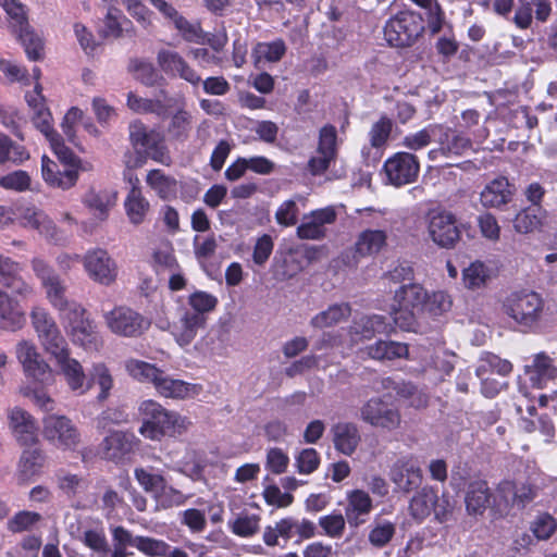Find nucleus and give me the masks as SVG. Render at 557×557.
<instances>
[{
	"instance_id": "nucleus-1",
	"label": "nucleus",
	"mask_w": 557,
	"mask_h": 557,
	"mask_svg": "<svg viewBox=\"0 0 557 557\" xmlns=\"http://www.w3.org/2000/svg\"><path fill=\"white\" fill-rule=\"evenodd\" d=\"M218 298L203 290H197L187 298L188 308H181L178 320L172 325V334L181 346L189 345L198 330L203 329L207 315L214 311Z\"/></svg>"
},
{
	"instance_id": "nucleus-2",
	"label": "nucleus",
	"mask_w": 557,
	"mask_h": 557,
	"mask_svg": "<svg viewBox=\"0 0 557 557\" xmlns=\"http://www.w3.org/2000/svg\"><path fill=\"white\" fill-rule=\"evenodd\" d=\"M138 412L143 421L139 433L149 440H160L165 434H181L190 425L187 418L165 409L153 399L141 401Z\"/></svg>"
},
{
	"instance_id": "nucleus-3",
	"label": "nucleus",
	"mask_w": 557,
	"mask_h": 557,
	"mask_svg": "<svg viewBox=\"0 0 557 557\" xmlns=\"http://www.w3.org/2000/svg\"><path fill=\"white\" fill-rule=\"evenodd\" d=\"M503 311L518 325L528 330H535L544 318L545 301L535 292H512L504 299Z\"/></svg>"
},
{
	"instance_id": "nucleus-4",
	"label": "nucleus",
	"mask_w": 557,
	"mask_h": 557,
	"mask_svg": "<svg viewBox=\"0 0 557 557\" xmlns=\"http://www.w3.org/2000/svg\"><path fill=\"white\" fill-rule=\"evenodd\" d=\"M61 319L74 345L86 351H97L102 346V338L94 321L81 305H72Z\"/></svg>"
},
{
	"instance_id": "nucleus-5",
	"label": "nucleus",
	"mask_w": 557,
	"mask_h": 557,
	"mask_svg": "<svg viewBox=\"0 0 557 557\" xmlns=\"http://www.w3.org/2000/svg\"><path fill=\"white\" fill-rule=\"evenodd\" d=\"M422 18L412 11H400L384 26V37L389 46L410 47L423 32Z\"/></svg>"
},
{
	"instance_id": "nucleus-6",
	"label": "nucleus",
	"mask_w": 557,
	"mask_h": 557,
	"mask_svg": "<svg viewBox=\"0 0 557 557\" xmlns=\"http://www.w3.org/2000/svg\"><path fill=\"white\" fill-rule=\"evenodd\" d=\"M30 265L34 274L40 281V284L46 292L47 299L57 310H59L60 317L70 310L72 305H78L77 302L69 301L66 299V286L48 262L41 258L35 257L32 259Z\"/></svg>"
},
{
	"instance_id": "nucleus-7",
	"label": "nucleus",
	"mask_w": 557,
	"mask_h": 557,
	"mask_svg": "<svg viewBox=\"0 0 557 557\" xmlns=\"http://www.w3.org/2000/svg\"><path fill=\"white\" fill-rule=\"evenodd\" d=\"M429 238L440 248L453 249L461 238V231L454 213L443 209H432L426 214Z\"/></svg>"
},
{
	"instance_id": "nucleus-8",
	"label": "nucleus",
	"mask_w": 557,
	"mask_h": 557,
	"mask_svg": "<svg viewBox=\"0 0 557 557\" xmlns=\"http://www.w3.org/2000/svg\"><path fill=\"white\" fill-rule=\"evenodd\" d=\"M30 320L42 348L53 358L69 348L57 322L46 309L33 308Z\"/></svg>"
},
{
	"instance_id": "nucleus-9",
	"label": "nucleus",
	"mask_w": 557,
	"mask_h": 557,
	"mask_svg": "<svg viewBox=\"0 0 557 557\" xmlns=\"http://www.w3.org/2000/svg\"><path fill=\"white\" fill-rule=\"evenodd\" d=\"M129 140L135 149H144L153 161L163 165L172 162L170 151L161 133L148 129L141 122H133L129 125Z\"/></svg>"
},
{
	"instance_id": "nucleus-10",
	"label": "nucleus",
	"mask_w": 557,
	"mask_h": 557,
	"mask_svg": "<svg viewBox=\"0 0 557 557\" xmlns=\"http://www.w3.org/2000/svg\"><path fill=\"white\" fill-rule=\"evenodd\" d=\"M103 319L113 334L123 337L140 336L149 327L147 319L126 306H116L104 312Z\"/></svg>"
},
{
	"instance_id": "nucleus-11",
	"label": "nucleus",
	"mask_w": 557,
	"mask_h": 557,
	"mask_svg": "<svg viewBox=\"0 0 557 557\" xmlns=\"http://www.w3.org/2000/svg\"><path fill=\"white\" fill-rule=\"evenodd\" d=\"M360 419L373 428L388 432L398 429L401 423L399 410L381 397L370 398L362 405Z\"/></svg>"
},
{
	"instance_id": "nucleus-12",
	"label": "nucleus",
	"mask_w": 557,
	"mask_h": 557,
	"mask_svg": "<svg viewBox=\"0 0 557 557\" xmlns=\"http://www.w3.org/2000/svg\"><path fill=\"white\" fill-rule=\"evenodd\" d=\"M419 171L418 158L410 152H396L386 159L383 165L386 182L395 187L413 183Z\"/></svg>"
},
{
	"instance_id": "nucleus-13",
	"label": "nucleus",
	"mask_w": 557,
	"mask_h": 557,
	"mask_svg": "<svg viewBox=\"0 0 557 557\" xmlns=\"http://www.w3.org/2000/svg\"><path fill=\"white\" fill-rule=\"evenodd\" d=\"M434 143L436 147L428 152V157L432 161L463 156L472 146L469 138L442 125H436Z\"/></svg>"
},
{
	"instance_id": "nucleus-14",
	"label": "nucleus",
	"mask_w": 557,
	"mask_h": 557,
	"mask_svg": "<svg viewBox=\"0 0 557 557\" xmlns=\"http://www.w3.org/2000/svg\"><path fill=\"white\" fill-rule=\"evenodd\" d=\"M42 423L45 438L58 448L74 449L79 443V432L67 417L48 414Z\"/></svg>"
},
{
	"instance_id": "nucleus-15",
	"label": "nucleus",
	"mask_w": 557,
	"mask_h": 557,
	"mask_svg": "<svg viewBox=\"0 0 557 557\" xmlns=\"http://www.w3.org/2000/svg\"><path fill=\"white\" fill-rule=\"evenodd\" d=\"M337 158V131L333 125H324L319 132L315 154L308 161V171L317 176L324 174Z\"/></svg>"
},
{
	"instance_id": "nucleus-16",
	"label": "nucleus",
	"mask_w": 557,
	"mask_h": 557,
	"mask_svg": "<svg viewBox=\"0 0 557 557\" xmlns=\"http://www.w3.org/2000/svg\"><path fill=\"white\" fill-rule=\"evenodd\" d=\"M82 261L88 277L94 282L104 286H110L115 282L117 265L107 250L90 249L84 255Z\"/></svg>"
},
{
	"instance_id": "nucleus-17",
	"label": "nucleus",
	"mask_w": 557,
	"mask_h": 557,
	"mask_svg": "<svg viewBox=\"0 0 557 557\" xmlns=\"http://www.w3.org/2000/svg\"><path fill=\"white\" fill-rule=\"evenodd\" d=\"M389 479L399 492L409 493L422 482V470L411 456L397 459L391 467Z\"/></svg>"
},
{
	"instance_id": "nucleus-18",
	"label": "nucleus",
	"mask_w": 557,
	"mask_h": 557,
	"mask_svg": "<svg viewBox=\"0 0 557 557\" xmlns=\"http://www.w3.org/2000/svg\"><path fill=\"white\" fill-rule=\"evenodd\" d=\"M15 354L28 376L38 382H46L51 377L50 367L41 358L34 343L25 339L18 342Z\"/></svg>"
},
{
	"instance_id": "nucleus-19",
	"label": "nucleus",
	"mask_w": 557,
	"mask_h": 557,
	"mask_svg": "<svg viewBox=\"0 0 557 557\" xmlns=\"http://www.w3.org/2000/svg\"><path fill=\"white\" fill-rule=\"evenodd\" d=\"M536 496V488L531 484H517L512 481H502L497 486L498 510H505L509 507L524 508Z\"/></svg>"
},
{
	"instance_id": "nucleus-20",
	"label": "nucleus",
	"mask_w": 557,
	"mask_h": 557,
	"mask_svg": "<svg viewBox=\"0 0 557 557\" xmlns=\"http://www.w3.org/2000/svg\"><path fill=\"white\" fill-rule=\"evenodd\" d=\"M157 62L161 70L173 77H180L191 86L197 87L201 83V76L176 51L162 49L157 54Z\"/></svg>"
},
{
	"instance_id": "nucleus-21",
	"label": "nucleus",
	"mask_w": 557,
	"mask_h": 557,
	"mask_svg": "<svg viewBox=\"0 0 557 557\" xmlns=\"http://www.w3.org/2000/svg\"><path fill=\"white\" fill-rule=\"evenodd\" d=\"M157 62L161 70L173 77H180L191 86L197 87L201 83V76L176 51L162 49L157 54Z\"/></svg>"
},
{
	"instance_id": "nucleus-22",
	"label": "nucleus",
	"mask_w": 557,
	"mask_h": 557,
	"mask_svg": "<svg viewBox=\"0 0 557 557\" xmlns=\"http://www.w3.org/2000/svg\"><path fill=\"white\" fill-rule=\"evenodd\" d=\"M157 62L161 70L173 77H180L191 86L197 87L201 83V76L176 51L162 49L157 54Z\"/></svg>"
},
{
	"instance_id": "nucleus-23",
	"label": "nucleus",
	"mask_w": 557,
	"mask_h": 557,
	"mask_svg": "<svg viewBox=\"0 0 557 557\" xmlns=\"http://www.w3.org/2000/svg\"><path fill=\"white\" fill-rule=\"evenodd\" d=\"M336 220V211L333 207L314 210L305 215L297 227V236L300 239L320 240L326 236V225Z\"/></svg>"
},
{
	"instance_id": "nucleus-24",
	"label": "nucleus",
	"mask_w": 557,
	"mask_h": 557,
	"mask_svg": "<svg viewBox=\"0 0 557 557\" xmlns=\"http://www.w3.org/2000/svg\"><path fill=\"white\" fill-rule=\"evenodd\" d=\"M54 359L72 392L77 395H84L91 388V383L88 382V376L82 363L70 356L69 348L55 356Z\"/></svg>"
},
{
	"instance_id": "nucleus-25",
	"label": "nucleus",
	"mask_w": 557,
	"mask_h": 557,
	"mask_svg": "<svg viewBox=\"0 0 557 557\" xmlns=\"http://www.w3.org/2000/svg\"><path fill=\"white\" fill-rule=\"evenodd\" d=\"M117 200V193L108 187H90L83 196L82 202L99 221L108 219Z\"/></svg>"
},
{
	"instance_id": "nucleus-26",
	"label": "nucleus",
	"mask_w": 557,
	"mask_h": 557,
	"mask_svg": "<svg viewBox=\"0 0 557 557\" xmlns=\"http://www.w3.org/2000/svg\"><path fill=\"white\" fill-rule=\"evenodd\" d=\"M154 389L160 396L165 398L186 399L198 396L202 392V386L174 379L162 370Z\"/></svg>"
},
{
	"instance_id": "nucleus-27",
	"label": "nucleus",
	"mask_w": 557,
	"mask_h": 557,
	"mask_svg": "<svg viewBox=\"0 0 557 557\" xmlns=\"http://www.w3.org/2000/svg\"><path fill=\"white\" fill-rule=\"evenodd\" d=\"M9 421L15 440L22 446H34L38 442L37 424L27 411L13 408L9 413Z\"/></svg>"
},
{
	"instance_id": "nucleus-28",
	"label": "nucleus",
	"mask_w": 557,
	"mask_h": 557,
	"mask_svg": "<svg viewBox=\"0 0 557 557\" xmlns=\"http://www.w3.org/2000/svg\"><path fill=\"white\" fill-rule=\"evenodd\" d=\"M16 216L24 227L33 228L49 239H57V226L52 220L35 206H21Z\"/></svg>"
},
{
	"instance_id": "nucleus-29",
	"label": "nucleus",
	"mask_w": 557,
	"mask_h": 557,
	"mask_svg": "<svg viewBox=\"0 0 557 557\" xmlns=\"http://www.w3.org/2000/svg\"><path fill=\"white\" fill-rule=\"evenodd\" d=\"M394 327L386 318L380 314L363 315L355 320L349 327V333L352 342L359 339H371L376 334H389Z\"/></svg>"
},
{
	"instance_id": "nucleus-30",
	"label": "nucleus",
	"mask_w": 557,
	"mask_h": 557,
	"mask_svg": "<svg viewBox=\"0 0 557 557\" xmlns=\"http://www.w3.org/2000/svg\"><path fill=\"white\" fill-rule=\"evenodd\" d=\"M41 176L49 186L66 190L76 184L78 171L74 168H64L61 170L58 163L47 156H42Z\"/></svg>"
},
{
	"instance_id": "nucleus-31",
	"label": "nucleus",
	"mask_w": 557,
	"mask_h": 557,
	"mask_svg": "<svg viewBox=\"0 0 557 557\" xmlns=\"http://www.w3.org/2000/svg\"><path fill=\"white\" fill-rule=\"evenodd\" d=\"M135 436L132 433L114 431L107 435L100 444L102 458L120 461L134 449Z\"/></svg>"
},
{
	"instance_id": "nucleus-32",
	"label": "nucleus",
	"mask_w": 557,
	"mask_h": 557,
	"mask_svg": "<svg viewBox=\"0 0 557 557\" xmlns=\"http://www.w3.org/2000/svg\"><path fill=\"white\" fill-rule=\"evenodd\" d=\"M373 509L370 495L362 490H354L347 493L345 517L350 527H359L367 521Z\"/></svg>"
},
{
	"instance_id": "nucleus-33",
	"label": "nucleus",
	"mask_w": 557,
	"mask_h": 557,
	"mask_svg": "<svg viewBox=\"0 0 557 557\" xmlns=\"http://www.w3.org/2000/svg\"><path fill=\"white\" fill-rule=\"evenodd\" d=\"M492 499L497 505L499 498L493 497L487 483L483 480L473 481L468 485L465 503L467 512L471 516L483 515L491 506Z\"/></svg>"
},
{
	"instance_id": "nucleus-34",
	"label": "nucleus",
	"mask_w": 557,
	"mask_h": 557,
	"mask_svg": "<svg viewBox=\"0 0 557 557\" xmlns=\"http://www.w3.org/2000/svg\"><path fill=\"white\" fill-rule=\"evenodd\" d=\"M552 12L550 0H519V5L516 10L513 22L521 28L527 29L530 27L533 13L535 18L540 22H546Z\"/></svg>"
},
{
	"instance_id": "nucleus-35",
	"label": "nucleus",
	"mask_w": 557,
	"mask_h": 557,
	"mask_svg": "<svg viewBox=\"0 0 557 557\" xmlns=\"http://www.w3.org/2000/svg\"><path fill=\"white\" fill-rule=\"evenodd\" d=\"M100 34L104 38L119 39L122 37L133 38L136 36V28L133 22L127 18L121 10L109 8L104 18Z\"/></svg>"
},
{
	"instance_id": "nucleus-36",
	"label": "nucleus",
	"mask_w": 557,
	"mask_h": 557,
	"mask_svg": "<svg viewBox=\"0 0 557 557\" xmlns=\"http://www.w3.org/2000/svg\"><path fill=\"white\" fill-rule=\"evenodd\" d=\"M513 187L509 181L499 176L491 181L481 191L480 201L485 208H499L511 201Z\"/></svg>"
},
{
	"instance_id": "nucleus-37",
	"label": "nucleus",
	"mask_w": 557,
	"mask_h": 557,
	"mask_svg": "<svg viewBox=\"0 0 557 557\" xmlns=\"http://www.w3.org/2000/svg\"><path fill=\"white\" fill-rule=\"evenodd\" d=\"M361 354L377 361H393L408 358L409 349L405 343L379 339L363 347Z\"/></svg>"
},
{
	"instance_id": "nucleus-38",
	"label": "nucleus",
	"mask_w": 557,
	"mask_h": 557,
	"mask_svg": "<svg viewBox=\"0 0 557 557\" xmlns=\"http://www.w3.org/2000/svg\"><path fill=\"white\" fill-rule=\"evenodd\" d=\"M331 432L337 451L345 456H351L357 450L361 436L355 423L338 422L332 426Z\"/></svg>"
},
{
	"instance_id": "nucleus-39",
	"label": "nucleus",
	"mask_w": 557,
	"mask_h": 557,
	"mask_svg": "<svg viewBox=\"0 0 557 557\" xmlns=\"http://www.w3.org/2000/svg\"><path fill=\"white\" fill-rule=\"evenodd\" d=\"M45 456L39 447L24 449L18 463L16 475L18 481L28 482L38 475L44 467Z\"/></svg>"
},
{
	"instance_id": "nucleus-40",
	"label": "nucleus",
	"mask_w": 557,
	"mask_h": 557,
	"mask_svg": "<svg viewBox=\"0 0 557 557\" xmlns=\"http://www.w3.org/2000/svg\"><path fill=\"white\" fill-rule=\"evenodd\" d=\"M525 373L532 385L541 388L548 381L557 377V368L548 356L539 354L535 356L532 364L525 366Z\"/></svg>"
},
{
	"instance_id": "nucleus-41",
	"label": "nucleus",
	"mask_w": 557,
	"mask_h": 557,
	"mask_svg": "<svg viewBox=\"0 0 557 557\" xmlns=\"http://www.w3.org/2000/svg\"><path fill=\"white\" fill-rule=\"evenodd\" d=\"M437 500V492L430 486H424L418 491L409 503L410 516L421 522L434 512V506Z\"/></svg>"
},
{
	"instance_id": "nucleus-42",
	"label": "nucleus",
	"mask_w": 557,
	"mask_h": 557,
	"mask_svg": "<svg viewBox=\"0 0 557 557\" xmlns=\"http://www.w3.org/2000/svg\"><path fill=\"white\" fill-rule=\"evenodd\" d=\"M146 183L162 200H173L177 196L178 183L176 178L166 175L162 170L154 169L149 171Z\"/></svg>"
},
{
	"instance_id": "nucleus-43",
	"label": "nucleus",
	"mask_w": 557,
	"mask_h": 557,
	"mask_svg": "<svg viewBox=\"0 0 557 557\" xmlns=\"http://www.w3.org/2000/svg\"><path fill=\"white\" fill-rule=\"evenodd\" d=\"M124 208L132 224L139 225L145 221L150 210V203L136 184L129 189L124 201Z\"/></svg>"
},
{
	"instance_id": "nucleus-44",
	"label": "nucleus",
	"mask_w": 557,
	"mask_h": 557,
	"mask_svg": "<svg viewBox=\"0 0 557 557\" xmlns=\"http://www.w3.org/2000/svg\"><path fill=\"white\" fill-rule=\"evenodd\" d=\"M0 320L2 327L15 331L24 323V312L18 302L7 292L0 288Z\"/></svg>"
},
{
	"instance_id": "nucleus-45",
	"label": "nucleus",
	"mask_w": 557,
	"mask_h": 557,
	"mask_svg": "<svg viewBox=\"0 0 557 557\" xmlns=\"http://www.w3.org/2000/svg\"><path fill=\"white\" fill-rule=\"evenodd\" d=\"M387 235L383 230H366L356 242V252L362 257L379 253L386 245Z\"/></svg>"
},
{
	"instance_id": "nucleus-46",
	"label": "nucleus",
	"mask_w": 557,
	"mask_h": 557,
	"mask_svg": "<svg viewBox=\"0 0 557 557\" xmlns=\"http://www.w3.org/2000/svg\"><path fill=\"white\" fill-rule=\"evenodd\" d=\"M492 270L480 260L471 262L462 270V283L467 289L475 290L487 285Z\"/></svg>"
},
{
	"instance_id": "nucleus-47",
	"label": "nucleus",
	"mask_w": 557,
	"mask_h": 557,
	"mask_svg": "<svg viewBox=\"0 0 557 557\" xmlns=\"http://www.w3.org/2000/svg\"><path fill=\"white\" fill-rule=\"evenodd\" d=\"M426 299L425 289L418 284L401 286L395 294L397 305L423 313L424 300Z\"/></svg>"
},
{
	"instance_id": "nucleus-48",
	"label": "nucleus",
	"mask_w": 557,
	"mask_h": 557,
	"mask_svg": "<svg viewBox=\"0 0 557 557\" xmlns=\"http://www.w3.org/2000/svg\"><path fill=\"white\" fill-rule=\"evenodd\" d=\"M350 313L351 309L348 304H335L315 314L311 319L310 324L317 329L331 327L347 320Z\"/></svg>"
},
{
	"instance_id": "nucleus-49",
	"label": "nucleus",
	"mask_w": 557,
	"mask_h": 557,
	"mask_svg": "<svg viewBox=\"0 0 557 557\" xmlns=\"http://www.w3.org/2000/svg\"><path fill=\"white\" fill-rule=\"evenodd\" d=\"M193 128V114L183 107L177 108L172 114L166 127L169 136L173 139L184 141L188 138Z\"/></svg>"
},
{
	"instance_id": "nucleus-50",
	"label": "nucleus",
	"mask_w": 557,
	"mask_h": 557,
	"mask_svg": "<svg viewBox=\"0 0 557 557\" xmlns=\"http://www.w3.org/2000/svg\"><path fill=\"white\" fill-rule=\"evenodd\" d=\"M88 382L92 385H98L100 393L97 395L99 401H104L109 398L110 392L114 386V380L110 369L103 362H96L89 370Z\"/></svg>"
},
{
	"instance_id": "nucleus-51",
	"label": "nucleus",
	"mask_w": 557,
	"mask_h": 557,
	"mask_svg": "<svg viewBox=\"0 0 557 557\" xmlns=\"http://www.w3.org/2000/svg\"><path fill=\"white\" fill-rule=\"evenodd\" d=\"M134 476L141 488L151 494L153 497L164 488L166 483L165 478L161 472L154 470L153 467H136L134 469Z\"/></svg>"
},
{
	"instance_id": "nucleus-52",
	"label": "nucleus",
	"mask_w": 557,
	"mask_h": 557,
	"mask_svg": "<svg viewBox=\"0 0 557 557\" xmlns=\"http://www.w3.org/2000/svg\"><path fill=\"white\" fill-rule=\"evenodd\" d=\"M125 370L134 380L150 383L153 386L162 372L154 364L133 358L125 361Z\"/></svg>"
},
{
	"instance_id": "nucleus-53",
	"label": "nucleus",
	"mask_w": 557,
	"mask_h": 557,
	"mask_svg": "<svg viewBox=\"0 0 557 557\" xmlns=\"http://www.w3.org/2000/svg\"><path fill=\"white\" fill-rule=\"evenodd\" d=\"M286 45L282 39L271 42H258L252 49V58L258 66L261 61L278 62L286 53Z\"/></svg>"
},
{
	"instance_id": "nucleus-54",
	"label": "nucleus",
	"mask_w": 557,
	"mask_h": 557,
	"mask_svg": "<svg viewBox=\"0 0 557 557\" xmlns=\"http://www.w3.org/2000/svg\"><path fill=\"white\" fill-rule=\"evenodd\" d=\"M15 33L18 34V39L23 45L28 59L33 61L40 60L44 54V42L41 38L34 33L29 24L15 29Z\"/></svg>"
},
{
	"instance_id": "nucleus-55",
	"label": "nucleus",
	"mask_w": 557,
	"mask_h": 557,
	"mask_svg": "<svg viewBox=\"0 0 557 557\" xmlns=\"http://www.w3.org/2000/svg\"><path fill=\"white\" fill-rule=\"evenodd\" d=\"M42 520L39 512L21 510L8 520L7 529L12 533L33 531Z\"/></svg>"
},
{
	"instance_id": "nucleus-56",
	"label": "nucleus",
	"mask_w": 557,
	"mask_h": 557,
	"mask_svg": "<svg viewBox=\"0 0 557 557\" xmlns=\"http://www.w3.org/2000/svg\"><path fill=\"white\" fill-rule=\"evenodd\" d=\"M260 516L249 512L239 513L233 521H230L231 531L240 537H250L259 532Z\"/></svg>"
},
{
	"instance_id": "nucleus-57",
	"label": "nucleus",
	"mask_w": 557,
	"mask_h": 557,
	"mask_svg": "<svg viewBox=\"0 0 557 557\" xmlns=\"http://www.w3.org/2000/svg\"><path fill=\"white\" fill-rule=\"evenodd\" d=\"M542 219L543 211L541 208H527L516 215L513 227L519 233L528 234L541 226Z\"/></svg>"
},
{
	"instance_id": "nucleus-58",
	"label": "nucleus",
	"mask_w": 557,
	"mask_h": 557,
	"mask_svg": "<svg viewBox=\"0 0 557 557\" xmlns=\"http://www.w3.org/2000/svg\"><path fill=\"white\" fill-rule=\"evenodd\" d=\"M512 370V366L508 360L500 359L498 356L493 354H486L480 360V364L475 370L476 375L484 374H498L502 376H506Z\"/></svg>"
},
{
	"instance_id": "nucleus-59",
	"label": "nucleus",
	"mask_w": 557,
	"mask_h": 557,
	"mask_svg": "<svg viewBox=\"0 0 557 557\" xmlns=\"http://www.w3.org/2000/svg\"><path fill=\"white\" fill-rule=\"evenodd\" d=\"M169 547L165 541L151 536H136V548L148 557H165L169 555Z\"/></svg>"
},
{
	"instance_id": "nucleus-60",
	"label": "nucleus",
	"mask_w": 557,
	"mask_h": 557,
	"mask_svg": "<svg viewBox=\"0 0 557 557\" xmlns=\"http://www.w3.org/2000/svg\"><path fill=\"white\" fill-rule=\"evenodd\" d=\"M127 13L144 28L149 29L153 24V12L140 0H122Z\"/></svg>"
},
{
	"instance_id": "nucleus-61",
	"label": "nucleus",
	"mask_w": 557,
	"mask_h": 557,
	"mask_svg": "<svg viewBox=\"0 0 557 557\" xmlns=\"http://www.w3.org/2000/svg\"><path fill=\"white\" fill-rule=\"evenodd\" d=\"M436 125H428L426 127L408 134L403 139V146L409 150H420L431 143H434Z\"/></svg>"
},
{
	"instance_id": "nucleus-62",
	"label": "nucleus",
	"mask_w": 557,
	"mask_h": 557,
	"mask_svg": "<svg viewBox=\"0 0 557 557\" xmlns=\"http://www.w3.org/2000/svg\"><path fill=\"white\" fill-rule=\"evenodd\" d=\"M58 486L67 496H75L87 488V482L83 476L60 471L58 473Z\"/></svg>"
},
{
	"instance_id": "nucleus-63",
	"label": "nucleus",
	"mask_w": 557,
	"mask_h": 557,
	"mask_svg": "<svg viewBox=\"0 0 557 557\" xmlns=\"http://www.w3.org/2000/svg\"><path fill=\"white\" fill-rule=\"evenodd\" d=\"M188 497V495L183 494L181 491L174 488L173 486H168L165 483L164 488L158 492L153 498L156 499L158 507L168 509L171 507H178L184 505Z\"/></svg>"
},
{
	"instance_id": "nucleus-64",
	"label": "nucleus",
	"mask_w": 557,
	"mask_h": 557,
	"mask_svg": "<svg viewBox=\"0 0 557 557\" xmlns=\"http://www.w3.org/2000/svg\"><path fill=\"white\" fill-rule=\"evenodd\" d=\"M451 300L449 296L444 292H435L431 295L426 293V299L424 300L423 313L426 312L430 315L437 317L450 309Z\"/></svg>"
}]
</instances>
